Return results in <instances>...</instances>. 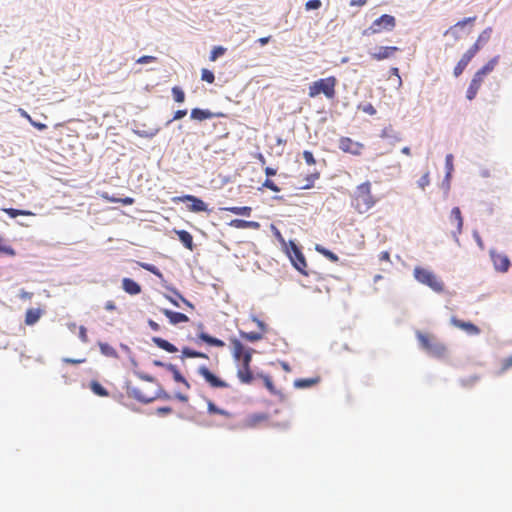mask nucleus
I'll return each mask as SVG.
<instances>
[{"label": "nucleus", "mask_w": 512, "mask_h": 512, "mask_svg": "<svg viewBox=\"0 0 512 512\" xmlns=\"http://www.w3.org/2000/svg\"><path fill=\"white\" fill-rule=\"evenodd\" d=\"M377 203V199L371 191V183L369 181L359 184L352 197V206L360 213H366Z\"/></svg>", "instance_id": "obj_1"}, {"label": "nucleus", "mask_w": 512, "mask_h": 512, "mask_svg": "<svg viewBox=\"0 0 512 512\" xmlns=\"http://www.w3.org/2000/svg\"><path fill=\"white\" fill-rule=\"evenodd\" d=\"M336 85L337 79L335 76L319 79L310 84L308 95L310 98H315L320 94H324L327 99H334L336 96Z\"/></svg>", "instance_id": "obj_2"}, {"label": "nucleus", "mask_w": 512, "mask_h": 512, "mask_svg": "<svg viewBox=\"0 0 512 512\" xmlns=\"http://www.w3.org/2000/svg\"><path fill=\"white\" fill-rule=\"evenodd\" d=\"M416 337L422 349L430 356L435 358H444L447 355V348L439 342L433 335L418 331Z\"/></svg>", "instance_id": "obj_3"}, {"label": "nucleus", "mask_w": 512, "mask_h": 512, "mask_svg": "<svg viewBox=\"0 0 512 512\" xmlns=\"http://www.w3.org/2000/svg\"><path fill=\"white\" fill-rule=\"evenodd\" d=\"M413 274L418 282L428 286L433 291L437 293L444 291V283L432 271L417 266L415 267Z\"/></svg>", "instance_id": "obj_4"}, {"label": "nucleus", "mask_w": 512, "mask_h": 512, "mask_svg": "<svg viewBox=\"0 0 512 512\" xmlns=\"http://www.w3.org/2000/svg\"><path fill=\"white\" fill-rule=\"evenodd\" d=\"M396 27V19L394 16L389 14H383L379 18L375 19L372 24L363 30V36H371L374 34H380L384 31H393Z\"/></svg>", "instance_id": "obj_5"}, {"label": "nucleus", "mask_w": 512, "mask_h": 512, "mask_svg": "<svg viewBox=\"0 0 512 512\" xmlns=\"http://www.w3.org/2000/svg\"><path fill=\"white\" fill-rule=\"evenodd\" d=\"M288 256L293 266L303 275H308L307 262L300 248L293 242H289L287 249Z\"/></svg>", "instance_id": "obj_6"}, {"label": "nucleus", "mask_w": 512, "mask_h": 512, "mask_svg": "<svg viewBox=\"0 0 512 512\" xmlns=\"http://www.w3.org/2000/svg\"><path fill=\"white\" fill-rule=\"evenodd\" d=\"M490 258L493 263L494 269L501 273H506L510 266L511 262L508 256L504 253L497 252L494 249H491L490 252Z\"/></svg>", "instance_id": "obj_7"}, {"label": "nucleus", "mask_w": 512, "mask_h": 512, "mask_svg": "<svg viewBox=\"0 0 512 512\" xmlns=\"http://www.w3.org/2000/svg\"><path fill=\"white\" fill-rule=\"evenodd\" d=\"M198 374L203 377V379L206 381V383L209 384L212 388H227L229 387V384L219 378L218 376L214 375L206 366H200L198 368Z\"/></svg>", "instance_id": "obj_8"}, {"label": "nucleus", "mask_w": 512, "mask_h": 512, "mask_svg": "<svg viewBox=\"0 0 512 512\" xmlns=\"http://www.w3.org/2000/svg\"><path fill=\"white\" fill-rule=\"evenodd\" d=\"M339 148L345 152L353 155H360L364 148L362 143L356 142L349 137H341L339 139Z\"/></svg>", "instance_id": "obj_9"}, {"label": "nucleus", "mask_w": 512, "mask_h": 512, "mask_svg": "<svg viewBox=\"0 0 512 512\" xmlns=\"http://www.w3.org/2000/svg\"><path fill=\"white\" fill-rule=\"evenodd\" d=\"M399 48L396 46H379L375 51L370 52V57L376 61L392 58Z\"/></svg>", "instance_id": "obj_10"}, {"label": "nucleus", "mask_w": 512, "mask_h": 512, "mask_svg": "<svg viewBox=\"0 0 512 512\" xmlns=\"http://www.w3.org/2000/svg\"><path fill=\"white\" fill-rule=\"evenodd\" d=\"M477 54L475 52V49L469 48L461 57V59L458 61L456 66L454 67L453 74L455 77H459L469 62L472 60V58Z\"/></svg>", "instance_id": "obj_11"}, {"label": "nucleus", "mask_w": 512, "mask_h": 512, "mask_svg": "<svg viewBox=\"0 0 512 512\" xmlns=\"http://www.w3.org/2000/svg\"><path fill=\"white\" fill-rule=\"evenodd\" d=\"M450 222L455 225L453 236L456 239V241H458V236L462 233L463 229V217L459 207H454L451 210Z\"/></svg>", "instance_id": "obj_12"}, {"label": "nucleus", "mask_w": 512, "mask_h": 512, "mask_svg": "<svg viewBox=\"0 0 512 512\" xmlns=\"http://www.w3.org/2000/svg\"><path fill=\"white\" fill-rule=\"evenodd\" d=\"M450 322L453 326L465 331L468 335L480 334V328L471 322H466L456 317H452Z\"/></svg>", "instance_id": "obj_13"}, {"label": "nucleus", "mask_w": 512, "mask_h": 512, "mask_svg": "<svg viewBox=\"0 0 512 512\" xmlns=\"http://www.w3.org/2000/svg\"><path fill=\"white\" fill-rule=\"evenodd\" d=\"M268 418L269 416L267 413H253L245 417L242 425L245 428H255L261 423L266 422Z\"/></svg>", "instance_id": "obj_14"}, {"label": "nucleus", "mask_w": 512, "mask_h": 512, "mask_svg": "<svg viewBox=\"0 0 512 512\" xmlns=\"http://www.w3.org/2000/svg\"><path fill=\"white\" fill-rule=\"evenodd\" d=\"M181 201H187L191 202V205L189 206V210L191 212H204L207 211V205L206 203L201 200L200 198L194 196V195H185L180 198Z\"/></svg>", "instance_id": "obj_15"}, {"label": "nucleus", "mask_w": 512, "mask_h": 512, "mask_svg": "<svg viewBox=\"0 0 512 512\" xmlns=\"http://www.w3.org/2000/svg\"><path fill=\"white\" fill-rule=\"evenodd\" d=\"M161 312L169 319V322L173 325L189 321L188 316L181 312H175L169 309H162Z\"/></svg>", "instance_id": "obj_16"}, {"label": "nucleus", "mask_w": 512, "mask_h": 512, "mask_svg": "<svg viewBox=\"0 0 512 512\" xmlns=\"http://www.w3.org/2000/svg\"><path fill=\"white\" fill-rule=\"evenodd\" d=\"M482 83H483V79L480 78V76H477L476 74H474V76L470 82V85L467 89V92H466L467 99L473 100L476 97Z\"/></svg>", "instance_id": "obj_17"}, {"label": "nucleus", "mask_w": 512, "mask_h": 512, "mask_svg": "<svg viewBox=\"0 0 512 512\" xmlns=\"http://www.w3.org/2000/svg\"><path fill=\"white\" fill-rule=\"evenodd\" d=\"M491 34L492 28L487 27L479 34L477 40L470 48L475 49V52L478 53L479 50L490 40Z\"/></svg>", "instance_id": "obj_18"}, {"label": "nucleus", "mask_w": 512, "mask_h": 512, "mask_svg": "<svg viewBox=\"0 0 512 512\" xmlns=\"http://www.w3.org/2000/svg\"><path fill=\"white\" fill-rule=\"evenodd\" d=\"M123 290L130 295H138L141 293V286L131 278L122 279Z\"/></svg>", "instance_id": "obj_19"}, {"label": "nucleus", "mask_w": 512, "mask_h": 512, "mask_svg": "<svg viewBox=\"0 0 512 512\" xmlns=\"http://www.w3.org/2000/svg\"><path fill=\"white\" fill-rule=\"evenodd\" d=\"M229 225L237 229H258L260 224L256 221H247L242 219H233Z\"/></svg>", "instance_id": "obj_20"}, {"label": "nucleus", "mask_w": 512, "mask_h": 512, "mask_svg": "<svg viewBox=\"0 0 512 512\" xmlns=\"http://www.w3.org/2000/svg\"><path fill=\"white\" fill-rule=\"evenodd\" d=\"M237 377L244 384H251L254 380L250 366H241L237 371Z\"/></svg>", "instance_id": "obj_21"}, {"label": "nucleus", "mask_w": 512, "mask_h": 512, "mask_svg": "<svg viewBox=\"0 0 512 512\" xmlns=\"http://www.w3.org/2000/svg\"><path fill=\"white\" fill-rule=\"evenodd\" d=\"M207 412L210 415L218 414L223 416L226 419H231L233 417V414L230 411H227L225 409L219 408L214 402L208 401L207 402Z\"/></svg>", "instance_id": "obj_22"}, {"label": "nucleus", "mask_w": 512, "mask_h": 512, "mask_svg": "<svg viewBox=\"0 0 512 512\" xmlns=\"http://www.w3.org/2000/svg\"><path fill=\"white\" fill-rule=\"evenodd\" d=\"M499 62V56H495L492 59H490L481 69H479L475 74L477 76H480L484 80V76L488 73L492 72L496 65Z\"/></svg>", "instance_id": "obj_23"}, {"label": "nucleus", "mask_w": 512, "mask_h": 512, "mask_svg": "<svg viewBox=\"0 0 512 512\" xmlns=\"http://www.w3.org/2000/svg\"><path fill=\"white\" fill-rule=\"evenodd\" d=\"M166 369L172 373L175 382L182 383L186 389H190V383L182 376L179 369L175 365L168 364L166 365Z\"/></svg>", "instance_id": "obj_24"}, {"label": "nucleus", "mask_w": 512, "mask_h": 512, "mask_svg": "<svg viewBox=\"0 0 512 512\" xmlns=\"http://www.w3.org/2000/svg\"><path fill=\"white\" fill-rule=\"evenodd\" d=\"M215 116L214 113H212L209 110H204L200 108H194L191 110L190 117L194 120L203 121L206 119H211Z\"/></svg>", "instance_id": "obj_25"}, {"label": "nucleus", "mask_w": 512, "mask_h": 512, "mask_svg": "<svg viewBox=\"0 0 512 512\" xmlns=\"http://www.w3.org/2000/svg\"><path fill=\"white\" fill-rule=\"evenodd\" d=\"M152 341H153V343H154L157 347H159V348H161V349L165 350L166 352H169V353H175V352H177V351H178V349H177V347H176L175 345H173L172 343H170L169 341H167V340H165V339H163V338H160V337H153V338H152Z\"/></svg>", "instance_id": "obj_26"}, {"label": "nucleus", "mask_w": 512, "mask_h": 512, "mask_svg": "<svg viewBox=\"0 0 512 512\" xmlns=\"http://www.w3.org/2000/svg\"><path fill=\"white\" fill-rule=\"evenodd\" d=\"M476 21V16L468 17L463 20L458 21L455 25L451 26L445 34L451 33L456 39L458 38L457 35V28H463L464 26L470 24L473 25V23Z\"/></svg>", "instance_id": "obj_27"}, {"label": "nucleus", "mask_w": 512, "mask_h": 512, "mask_svg": "<svg viewBox=\"0 0 512 512\" xmlns=\"http://www.w3.org/2000/svg\"><path fill=\"white\" fill-rule=\"evenodd\" d=\"M176 234L179 238V240L181 241V243L187 248L189 249L190 251L193 250L194 248V244H193V237L192 235L186 231V230H179V231H176Z\"/></svg>", "instance_id": "obj_28"}, {"label": "nucleus", "mask_w": 512, "mask_h": 512, "mask_svg": "<svg viewBox=\"0 0 512 512\" xmlns=\"http://www.w3.org/2000/svg\"><path fill=\"white\" fill-rule=\"evenodd\" d=\"M198 338L210 346H215V347H224L225 346L224 341H222L218 338L212 337L205 332L199 333Z\"/></svg>", "instance_id": "obj_29"}, {"label": "nucleus", "mask_w": 512, "mask_h": 512, "mask_svg": "<svg viewBox=\"0 0 512 512\" xmlns=\"http://www.w3.org/2000/svg\"><path fill=\"white\" fill-rule=\"evenodd\" d=\"M128 395L141 401V402H144V403H148V402H151L154 397L152 396H148V395H145L143 394L138 388L136 387H129L128 388Z\"/></svg>", "instance_id": "obj_30"}, {"label": "nucleus", "mask_w": 512, "mask_h": 512, "mask_svg": "<svg viewBox=\"0 0 512 512\" xmlns=\"http://www.w3.org/2000/svg\"><path fill=\"white\" fill-rule=\"evenodd\" d=\"M181 359H185V358H203V359H208V355L203 353V352H199V351H196V350H193L189 347H184L182 350H181Z\"/></svg>", "instance_id": "obj_31"}, {"label": "nucleus", "mask_w": 512, "mask_h": 512, "mask_svg": "<svg viewBox=\"0 0 512 512\" xmlns=\"http://www.w3.org/2000/svg\"><path fill=\"white\" fill-rule=\"evenodd\" d=\"M231 345L233 347V356L235 359L240 360L242 355L245 353L247 349L243 346V344L236 338L230 339Z\"/></svg>", "instance_id": "obj_32"}, {"label": "nucleus", "mask_w": 512, "mask_h": 512, "mask_svg": "<svg viewBox=\"0 0 512 512\" xmlns=\"http://www.w3.org/2000/svg\"><path fill=\"white\" fill-rule=\"evenodd\" d=\"M221 210L223 211H228V212H231L235 215H242V216H247L249 217L251 215V212H252V208L249 207V206H243V207H224V208H221Z\"/></svg>", "instance_id": "obj_33"}, {"label": "nucleus", "mask_w": 512, "mask_h": 512, "mask_svg": "<svg viewBox=\"0 0 512 512\" xmlns=\"http://www.w3.org/2000/svg\"><path fill=\"white\" fill-rule=\"evenodd\" d=\"M319 381H320L319 377L302 378V379L295 380L294 385L297 388H309V387L316 385Z\"/></svg>", "instance_id": "obj_34"}, {"label": "nucleus", "mask_w": 512, "mask_h": 512, "mask_svg": "<svg viewBox=\"0 0 512 512\" xmlns=\"http://www.w3.org/2000/svg\"><path fill=\"white\" fill-rule=\"evenodd\" d=\"M90 389L94 394L101 397H106L109 395L108 391L98 381L95 380L90 382Z\"/></svg>", "instance_id": "obj_35"}, {"label": "nucleus", "mask_w": 512, "mask_h": 512, "mask_svg": "<svg viewBox=\"0 0 512 512\" xmlns=\"http://www.w3.org/2000/svg\"><path fill=\"white\" fill-rule=\"evenodd\" d=\"M240 337L249 342H257L263 338V334L260 332H239Z\"/></svg>", "instance_id": "obj_36"}, {"label": "nucleus", "mask_w": 512, "mask_h": 512, "mask_svg": "<svg viewBox=\"0 0 512 512\" xmlns=\"http://www.w3.org/2000/svg\"><path fill=\"white\" fill-rule=\"evenodd\" d=\"M315 250L332 262H338L339 260V257L335 253L321 245H316Z\"/></svg>", "instance_id": "obj_37"}, {"label": "nucleus", "mask_w": 512, "mask_h": 512, "mask_svg": "<svg viewBox=\"0 0 512 512\" xmlns=\"http://www.w3.org/2000/svg\"><path fill=\"white\" fill-rule=\"evenodd\" d=\"M99 348L103 355L108 356V357H117L116 350L108 343L100 342Z\"/></svg>", "instance_id": "obj_38"}, {"label": "nucleus", "mask_w": 512, "mask_h": 512, "mask_svg": "<svg viewBox=\"0 0 512 512\" xmlns=\"http://www.w3.org/2000/svg\"><path fill=\"white\" fill-rule=\"evenodd\" d=\"M3 211L6 214H8L11 218H16L17 216H20V215L29 216L32 214L28 210H19V209H14V208H5V209H3Z\"/></svg>", "instance_id": "obj_39"}, {"label": "nucleus", "mask_w": 512, "mask_h": 512, "mask_svg": "<svg viewBox=\"0 0 512 512\" xmlns=\"http://www.w3.org/2000/svg\"><path fill=\"white\" fill-rule=\"evenodd\" d=\"M382 138H391L393 141H401L402 138L400 134L395 133L392 128H385L381 133Z\"/></svg>", "instance_id": "obj_40"}, {"label": "nucleus", "mask_w": 512, "mask_h": 512, "mask_svg": "<svg viewBox=\"0 0 512 512\" xmlns=\"http://www.w3.org/2000/svg\"><path fill=\"white\" fill-rule=\"evenodd\" d=\"M0 254L14 256V249L6 243V241L0 236Z\"/></svg>", "instance_id": "obj_41"}, {"label": "nucleus", "mask_w": 512, "mask_h": 512, "mask_svg": "<svg viewBox=\"0 0 512 512\" xmlns=\"http://www.w3.org/2000/svg\"><path fill=\"white\" fill-rule=\"evenodd\" d=\"M103 197L111 203H122L123 205H132L134 203V199L131 197L115 198L107 195H103Z\"/></svg>", "instance_id": "obj_42"}, {"label": "nucleus", "mask_w": 512, "mask_h": 512, "mask_svg": "<svg viewBox=\"0 0 512 512\" xmlns=\"http://www.w3.org/2000/svg\"><path fill=\"white\" fill-rule=\"evenodd\" d=\"M172 95H173V98L174 100L177 102V103H183L185 101V93L184 91L178 87V86H174L172 88Z\"/></svg>", "instance_id": "obj_43"}, {"label": "nucleus", "mask_w": 512, "mask_h": 512, "mask_svg": "<svg viewBox=\"0 0 512 512\" xmlns=\"http://www.w3.org/2000/svg\"><path fill=\"white\" fill-rule=\"evenodd\" d=\"M140 266L143 269H145V270L151 272L152 274H154L155 276H157L159 279H163V274L160 272V270L156 266L149 264V263H141Z\"/></svg>", "instance_id": "obj_44"}, {"label": "nucleus", "mask_w": 512, "mask_h": 512, "mask_svg": "<svg viewBox=\"0 0 512 512\" xmlns=\"http://www.w3.org/2000/svg\"><path fill=\"white\" fill-rule=\"evenodd\" d=\"M510 368H512V355L502 360L501 367L497 374L503 375Z\"/></svg>", "instance_id": "obj_45"}, {"label": "nucleus", "mask_w": 512, "mask_h": 512, "mask_svg": "<svg viewBox=\"0 0 512 512\" xmlns=\"http://www.w3.org/2000/svg\"><path fill=\"white\" fill-rule=\"evenodd\" d=\"M201 80L205 81L209 84H212L215 81L214 73L212 71H210L209 69H206V68L202 69L201 70Z\"/></svg>", "instance_id": "obj_46"}, {"label": "nucleus", "mask_w": 512, "mask_h": 512, "mask_svg": "<svg viewBox=\"0 0 512 512\" xmlns=\"http://www.w3.org/2000/svg\"><path fill=\"white\" fill-rule=\"evenodd\" d=\"M226 52V48L222 46H216L212 49L209 59L210 61H215L218 57L224 55Z\"/></svg>", "instance_id": "obj_47"}, {"label": "nucleus", "mask_w": 512, "mask_h": 512, "mask_svg": "<svg viewBox=\"0 0 512 512\" xmlns=\"http://www.w3.org/2000/svg\"><path fill=\"white\" fill-rule=\"evenodd\" d=\"M417 184L420 189L424 190L426 186L430 184L429 173L426 172L425 174H423L421 178L418 180Z\"/></svg>", "instance_id": "obj_48"}, {"label": "nucleus", "mask_w": 512, "mask_h": 512, "mask_svg": "<svg viewBox=\"0 0 512 512\" xmlns=\"http://www.w3.org/2000/svg\"><path fill=\"white\" fill-rule=\"evenodd\" d=\"M240 360L242 361L241 366H250V363L252 361V350L247 349Z\"/></svg>", "instance_id": "obj_49"}, {"label": "nucleus", "mask_w": 512, "mask_h": 512, "mask_svg": "<svg viewBox=\"0 0 512 512\" xmlns=\"http://www.w3.org/2000/svg\"><path fill=\"white\" fill-rule=\"evenodd\" d=\"M262 187L264 188H267L273 192H279L280 191V188L272 181L270 180L269 178H267L263 184H262Z\"/></svg>", "instance_id": "obj_50"}, {"label": "nucleus", "mask_w": 512, "mask_h": 512, "mask_svg": "<svg viewBox=\"0 0 512 512\" xmlns=\"http://www.w3.org/2000/svg\"><path fill=\"white\" fill-rule=\"evenodd\" d=\"M303 158L308 165H314L316 163L313 153L308 150L303 152Z\"/></svg>", "instance_id": "obj_51"}, {"label": "nucleus", "mask_w": 512, "mask_h": 512, "mask_svg": "<svg viewBox=\"0 0 512 512\" xmlns=\"http://www.w3.org/2000/svg\"><path fill=\"white\" fill-rule=\"evenodd\" d=\"M305 7L307 10L318 9L321 7V1L320 0H309L306 2Z\"/></svg>", "instance_id": "obj_52"}, {"label": "nucleus", "mask_w": 512, "mask_h": 512, "mask_svg": "<svg viewBox=\"0 0 512 512\" xmlns=\"http://www.w3.org/2000/svg\"><path fill=\"white\" fill-rule=\"evenodd\" d=\"M155 61H156V57L149 56V55H144L137 59V63H139V64H147V63H151V62H155Z\"/></svg>", "instance_id": "obj_53"}, {"label": "nucleus", "mask_w": 512, "mask_h": 512, "mask_svg": "<svg viewBox=\"0 0 512 512\" xmlns=\"http://www.w3.org/2000/svg\"><path fill=\"white\" fill-rule=\"evenodd\" d=\"M187 114V110L184 109V110H177L175 113H174V116L171 120L168 121V124H170L171 122L175 121V120H179V119H182L184 116H186Z\"/></svg>", "instance_id": "obj_54"}, {"label": "nucleus", "mask_w": 512, "mask_h": 512, "mask_svg": "<svg viewBox=\"0 0 512 512\" xmlns=\"http://www.w3.org/2000/svg\"><path fill=\"white\" fill-rule=\"evenodd\" d=\"M252 320L256 323V325L260 329V333L264 334L267 331V326L262 320L258 319L257 317H253Z\"/></svg>", "instance_id": "obj_55"}, {"label": "nucleus", "mask_w": 512, "mask_h": 512, "mask_svg": "<svg viewBox=\"0 0 512 512\" xmlns=\"http://www.w3.org/2000/svg\"><path fill=\"white\" fill-rule=\"evenodd\" d=\"M79 338L84 343L88 342L87 330H86V328L84 326H81L80 329H79Z\"/></svg>", "instance_id": "obj_56"}, {"label": "nucleus", "mask_w": 512, "mask_h": 512, "mask_svg": "<svg viewBox=\"0 0 512 512\" xmlns=\"http://www.w3.org/2000/svg\"><path fill=\"white\" fill-rule=\"evenodd\" d=\"M262 378L264 380V384L267 387V389L270 390V391H273L274 390V385H273V382H272L270 376L263 375Z\"/></svg>", "instance_id": "obj_57"}, {"label": "nucleus", "mask_w": 512, "mask_h": 512, "mask_svg": "<svg viewBox=\"0 0 512 512\" xmlns=\"http://www.w3.org/2000/svg\"><path fill=\"white\" fill-rule=\"evenodd\" d=\"M319 177V174L318 173H315V174H311L307 179L309 180V184L305 185L303 188L305 189H309L313 186V183L316 179H318Z\"/></svg>", "instance_id": "obj_58"}, {"label": "nucleus", "mask_w": 512, "mask_h": 512, "mask_svg": "<svg viewBox=\"0 0 512 512\" xmlns=\"http://www.w3.org/2000/svg\"><path fill=\"white\" fill-rule=\"evenodd\" d=\"M171 412H172V408L169 406L159 407L157 409V413L159 415H166V414H170Z\"/></svg>", "instance_id": "obj_59"}, {"label": "nucleus", "mask_w": 512, "mask_h": 512, "mask_svg": "<svg viewBox=\"0 0 512 512\" xmlns=\"http://www.w3.org/2000/svg\"><path fill=\"white\" fill-rule=\"evenodd\" d=\"M105 310L107 311H115L117 309L116 304L114 301L109 300L105 303Z\"/></svg>", "instance_id": "obj_60"}, {"label": "nucleus", "mask_w": 512, "mask_h": 512, "mask_svg": "<svg viewBox=\"0 0 512 512\" xmlns=\"http://www.w3.org/2000/svg\"><path fill=\"white\" fill-rule=\"evenodd\" d=\"M363 111L368 113L369 115H374L376 113L375 108L372 104H368L363 108Z\"/></svg>", "instance_id": "obj_61"}, {"label": "nucleus", "mask_w": 512, "mask_h": 512, "mask_svg": "<svg viewBox=\"0 0 512 512\" xmlns=\"http://www.w3.org/2000/svg\"><path fill=\"white\" fill-rule=\"evenodd\" d=\"M175 398L184 403L188 402V400H189V397L187 395L179 393V392L175 393Z\"/></svg>", "instance_id": "obj_62"}, {"label": "nucleus", "mask_w": 512, "mask_h": 512, "mask_svg": "<svg viewBox=\"0 0 512 512\" xmlns=\"http://www.w3.org/2000/svg\"><path fill=\"white\" fill-rule=\"evenodd\" d=\"M148 325L154 331L160 330V325L157 322H155L154 320H151V319L148 320Z\"/></svg>", "instance_id": "obj_63"}, {"label": "nucleus", "mask_w": 512, "mask_h": 512, "mask_svg": "<svg viewBox=\"0 0 512 512\" xmlns=\"http://www.w3.org/2000/svg\"><path fill=\"white\" fill-rule=\"evenodd\" d=\"M25 322L28 325L32 324V309H28L25 315Z\"/></svg>", "instance_id": "obj_64"}]
</instances>
